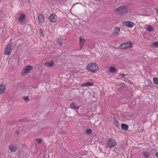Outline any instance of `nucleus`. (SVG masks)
<instances>
[{
	"instance_id": "obj_1",
	"label": "nucleus",
	"mask_w": 158,
	"mask_h": 158,
	"mask_svg": "<svg viewBox=\"0 0 158 158\" xmlns=\"http://www.w3.org/2000/svg\"><path fill=\"white\" fill-rule=\"evenodd\" d=\"M114 11L118 15H123L128 12V10L126 6H121L115 9Z\"/></svg>"
},
{
	"instance_id": "obj_31",
	"label": "nucleus",
	"mask_w": 158,
	"mask_h": 158,
	"mask_svg": "<svg viewBox=\"0 0 158 158\" xmlns=\"http://www.w3.org/2000/svg\"><path fill=\"white\" fill-rule=\"evenodd\" d=\"M62 43H61V42H60V41H59V44L60 46H61L62 44Z\"/></svg>"
},
{
	"instance_id": "obj_32",
	"label": "nucleus",
	"mask_w": 158,
	"mask_h": 158,
	"mask_svg": "<svg viewBox=\"0 0 158 158\" xmlns=\"http://www.w3.org/2000/svg\"><path fill=\"white\" fill-rule=\"evenodd\" d=\"M121 75L123 77H124L125 76V75H124V74H121Z\"/></svg>"
},
{
	"instance_id": "obj_12",
	"label": "nucleus",
	"mask_w": 158,
	"mask_h": 158,
	"mask_svg": "<svg viewBox=\"0 0 158 158\" xmlns=\"http://www.w3.org/2000/svg\"><path fill=\"white\" fill-rule=\"evenodd\" d=\"M79 44L81 48H82L84 45V43L85 41V39L82 36H80L79 38Z\"/></svg>"
},
{
	"instance_id": "obj_16",
	"label": "nucleus",
	"mask_w": 158,
	"mask_h": 158,
	"mask_svg": "<svg viewBox=\"0 0 158 158\" xmlns=\"http://www.w3.org/2000/svg\"><path fill=\"white\" fill-rule=\"evenodd\" d=\"M5 86L4 84H2L0 85V94H2L5 90Z\"/></svg>"
},
{
	"instance_id": "obj_11",
	"label": "nucleus",
	"mask_w": 158,
	"mask_h": 158,
	"mask_svg": "<svg viewBox=\"0 0 158 158\" xmlns=\"http://www.w3.org/2000/svg\"><path fill=\"white\" fill-rule=\"evenodd\" d=\"M70 107L71 109L76 110L80 108V106L76 105V103L73 102L70 104Z\"/></svg>"
},
{
	"instance_id": "obj_23",
	"label": "nucleus",
	"mask_w": 158,
	"mask_h": 158,
	"mask_svg": "<svg viewBox=\"0 0 158 158\" xmlns=\"http://www.w3.org/2000/svg\"><path fill=\"white\" fill-rule=\"evenodd\" d=\"M39 32L40 35L44 37V33L42 29L41 28H40Z\"/></svg>"
},
{
	"instance_id": "obj_33",
	"label": "nucleus",
	"mask_w": 158,
	"mask_h": 158,
	"mask_svg": "<svg viewBox=\"0 0 158 158\" xmlns=\"http://www.w3.org/2000/svg\"><path fill=\"white\" fill-rule=\"evenodd\" d=\"M156 157H158V152L156 154Z\"/></svg>"
},
{
	"instance_id": "obj_14",
	"label": "nucleus",
	"mask_w": 158,
	"mask_h": 158,
	"mask_svg": "<svg viewBox=\"0 0 158 158\" xmlns=\"http://www.w3.org/2000/svg\"><path fill=\"white\" fill-rule=\"evenodd\" d=\"M11 50L10 49V48L8 47V45H7L4 51V54L6 55H9L10 53Z\"/></svg>"
},
{
	"instance_id": "obj_6",
	"label": "nucleus",
	"mask_w": 158,
	"mask_h": 158,
	"mask_svg": "<svg viewBox=\"0 0 158 158\" xmlns=\"http://www.w3.org/2000/svg\"><path fill=\"white\" fill-rule=\"evenodd\" d=\"M38 19L39 21V23L40 24V23H43L44 22V16L42 14H39Z\"/></svg>"
},
{
	"instance_id": "obj_22",
	"label": "nucleus",
	"mask_w": 158,
	"mask_h": 158,
	"mask_svg": "<svg viewBox=\"0 0 158 158\" xmlns=\"http://www.w3.org/2000/svg\"><path fill=\"white\" fill-rule=\"evenodd\" d=\"M113 123V124L114 125H115L117 127H118V128H120V125L118 121H117L116 120H114V121Z\"/></svg>"
},
{
	"instance_id": "obj_30",
	"label": "nucleus",
	"mask_w": 158,
	"mask_h": 158,
	"mask_svg": "<svg viewBox=\"0 0 158 158\" xmlns=\"http://www.w3.org/2000/svg\"><path fill=\"white\" fill-rule=\"evenodd\" d=\"M16 133L18 135H19L20 134V132L19 131H16Z\"/></svg>"
},
{
	"instance_id": "obj_2",
	"label": "nucleus",
	"mask_w": 158,
	"mask_h": 158,
	"mask_svg": "<svg viewBox=\"0 0 158 158\" xmlns=\"http://www.w3.org/2000/svg\"><path fill=\"white\" fill-rule=\"evenodd\" d=\"M98 66L95 63H90L87 65V69L89 71L96 73L98 70Z\"/></svg>"
},
{
	"instance_id": "obj_18",
	"label": "nucleus",
	"mask_w": 158,
	"mask_h": 158,
	"mask_svg": "<svg viewBox=\"0 0 158 158\" xmlns=\"http://www.w3.org/2000/svg\"><path fill=\"white\" fill-rule=\"evenodd\" d=\"M117 70L114 67H111L109 69V72L110 73H116Z\"/></svg>"
},
{
	"instance_id": "obj_3",
	"label": "nucleus",
	"mask_w": 158,
	"mask_h": 158,
	"mask_svg": "<svg viewBox=\"0 0 158 158\" xmlns=\"http://www.w3.org/2000/svg\"><path fill=\"white\" fill-rule=\"evenodd\" d=\"M117 145L116 141L111 138L108 139L107 142L106 143V148H112L115 147Z\"/></svg>"
},
{
	"instance_id": "obj_26",
	"label": "nucleus",
	"mask_w": 158,
	"mask_h": 158,
	"mask_svg": "<svg viewBox=\"0 0 158 158\" xmlns=\"http://www.w3.org/2000/svg\"><path fill=\"white\" fill-rule=\"evenodd\" d=\"M92 132V130L90 129H88L86 131V133L89 134Z\"/></svg>"
},
{
	"instance_id": "obj_35",
	"label": "nucleus",
	"mask_w": 158,
	"mask_h": 158,
	"mask_svg": "<svg viewBox=\"0 0 158 158\" xmlns=\"http://www.w3.org/2000/svg\"><path fill=\"white\" fill-rule=\"evenodd\" d=\"M22 0V1L23 2H25V1H26V0Z\"/></svg>"
},
{
	"instance_id": "obj_37",
	"label": "nucleus",
	"mask_w": 158,
	"mask_h": 158,
	"mask_svg": "<svg viewBox=\"0 0 158 158\" xmlns=\"http://www.w3.org/2000/svg\"><path fill=\"white\" fill-rule=\"evenodd\" d=\"M123 148V147H122V148H121V149H122Z\"/></svg>"
},
{
	"instance_id": "obj_24",
	"label": "nucleus",
	"mask_w": 158,
	"mask_h": 158,
	"mask_svg": "<svg viewBox=\"0 0 158 158\" xmlns=\"http://www.w3.org/2000/svg\"><path fill=\"white\" fill-rule=\"evenodd\" d=\"M152 46L155 48H158V41L152 44Z\"/></svg>"
},
{
	"instance_id": "obj_34",
	"label": "nucleus",
	"mask_w": 158,
	"mask_h": 158,
	"mask_svg": "<svg viewBox=\"0 0 158 158\" xmlns=\"http://www.w3.org/2000/svg\"><path fill=\"white\" fill-rule=\"evenodd\" d=\"M156 11L157 12V14L158 15V9H156Z\"/></svg>"
},
{
	"instance_id": "obj_25",
	"label": "nucleus",
	"mask_w": 158,
	"mask_h": 158,
	"mask_svg": "<svg viewBox=\"0 0 158 158\" xmlns=\"http://www.w3.org/2000/svg\"><path fill=\"white\" fill-rule=\"evenodd\" d=\"M153 82L155 84L158 85V78L154 77L153 79Z\"/></svg>"
},
{
	"instance_id": "obj_13",
	"label": "nucleus",
	"mask_w": 158,
	"mask_h": 158,
	"mask_svg": "<svg viewBox=\"0 0 158 158\" xmlns=\"http://www.w3.org/2000/svg\"><path fill=\"white\" fill-rule=\"evenodd\" d=\"M44 64L48 67H52L54 65V62L53 60H52L49 62Z\"/></svg>"
},
{
	"instance_id": "obj_8",
	"label": "nucleus",
	"mask_w": 158,
	"mask_h": 158,
	"mask_svg": "<svg viewBox=\"0 0 158 158\" xmlns=\"http://www.w3.org/2000/svg\"><path fill=\"white\" fill-rule=\"evenodd\" d=\"M33 66L31 65H27L24 69V73H28L29 72L33 69Z\"/></svg>"
},
{
	"instance_id": "obj_19",
	"label": "nucleus",
	"mask_w": 158,
	"mask_h": 158,
	"mask_svg": "<svg viewBox=\"0 0 158 158\" xmlns=\"http://www.w3.org/2000/svg\"><path fill=\"white\" fill-rule=\"evenodd\" d=\"M143 156L145 157L148 158L150 156V153L148 152H144L143 153Z\"/></svg>"
},
{
	"instance_id": "obj_15",
	"label": "nucleus",
	"mask_w": 158,
	"mask_h": 158,
	"mask_svg": "<svg viewBox=\"0 0 158 158\" xmlns=\"http://www.w3.org/2000/svg\"><path fill=\"white\" fill-rule=\"evenodd\" d=\"M121 127L122 129L123 130L127 131L128 130L129 127L126 124L122 123L121 125Z\"/></svg>"
},
{
	"instance_id": "obj_27",
	"label": "nucleus",
	"mask_w": 158,
	"mask_h": 158,
	"mask_svg": "<svg viewBox=\"0 0 158 158\" xmlns=\"http://www.w3.org/2000/svg\"><path fill=\"white\" fill-rule=\"evenodd\" d=\"M9 48L10 50H11L12 48L14 47L13 44L12 43H10L9 45H8Z\"/></svg>"
},
{
	"instance_id": "obj_21",
	"label": "nucleus",
	"mask_w": 158,
	"mask_h": 158,
	"mask_svg": "<svg viewBox=\"0 0 158 158\" xmlns=\"http://www.w3.org/2000/svg\"><path fill=\"white\" fill-rule=\"evenodd\" d=\"M93 85V83L90 82H85V83H84L83 84V85L84 86H92Z\"/></svg>"
},
{
	"instance_id": "obj_28",
	"label": "nucleus",
	"mask_w": 158,
	"mask_h": 158,
	"mask_svg": "<svg viewBox=\"0 0 158 158\" xmlns=\"http://www.w3.org/2000/svg\"><path fill=\"white\" fill-rule=\"evenodd\" d=\"M23 99L26 102H27L29 101L28 96L23 97Z\"/></svg>"
},
{
	"instance_id": "obj_5",
	"label": "nucleus",
	"mask_w": 158,
	"mask_h": 158,
	"mask_svg": "<svg viewBox=\"0 0 158 158\" xmlns=\"http://www.w3.org/2000/svg\"><path fill=\"white\" fill-rule=\"evenodd\" d=\"M49 19L50 22L56 23L57 21V16L54 14H51L49 16Z\"/></svg>"
},
{
	"instance_id": "obj_20",
	"label": "nucleus",
	"mask_w": 158,
	"mask_h": 158,
	"mask_svg": "<svg viewBox=\"0 0 158 158\" xmlns=\"http://www.w3.org/2000/svg\"><path fill=\"white\" fill-rule=\"evenodd\" d=\"M147 31L149 32L153 31L154 30V28L151 26H147Z\"/></svg>"
},
{
	"instance_id": "obj_9",
	"label": "nucleus",
	"mask_w": 158,
	"mask_h": 158,
	"mask_svg": "<svg viewBox=\"0 0 158 158\" xmlns=\"http://www.w3.org/2000/svg\"><path fill=\"white\" fill-rule=\"evenodd\" d=\"M120 31V29L118 27H117L114 29V30L112 33V35L114 36H118L119 35Z\"/></svg>"
},
{
	"instance_id": "obj_7",
	"label": "nucleus",
	"mask_w": 158,
	"mask_h": 158,
	"mask_svg": "<svg viewBox=\"0 0 158 158\" xmlns=\"http://www.w3.org/2000/svg\"><path fill=\"white\" fill-rule=\"evenodd\" d=\"M26 18V15L24 14H22L20 15L19 17L18 18V20L21 23L23 22Z\"/></svg>"
},
{
	"instance_id": "obj_36",
	"label": "nucleus",
	"mask_w": 158,
	"mask_h": 158,
	"mask_svg": "<svg viewBox=\"0 0 158 158\" xmlns=\"http://www.w3.org/2000/svg\"><path fill=\"white\" fill-rule=\"evenodd\" d=\"M143 131V130H142V129H141V131Z\"/></svg>"
},
{
	"instance_id": "obj_4",
	"label": "nucleus",
	"mask_w": 158,
	"mask_h": 158,
	"mask_svg": "<svg viewBox=\"0 0 158 158\" xmlns=\"http://www.w3.org/2000/svg\"><path fill=\"white\" fill-rule=\"evenodd\" d=\"M133 45L131 42L129 41L127 43H124L121 44L119 47L121 49L131 48H132Z\"/></svg>"
},
{
	"instance_id": "obj_29",
	"label": "nucleus",
	"mask_w": 158,
	"mask_h": 158,
	"mask_svg": "<svg viewBox=\"0 0 158 158\" xmlns=\"http://www.w3.org/2000/svg\"><path fill=\"white\" fill-rule=\"evenodd\" d=\"M35 141H37L38 142V143H40L42 142L43 141V140H41V139H36L35 140Z\"/></svg>"
},
{
	"instance_id": "obj_17",
	"label": "nucleus",
	"mask_w": 158,
	"mask_h": 158,
	"mask_svg": "<svg viewBox=\"0 0 158 158\" xmlns=\"http://www.w3.org/2000/svg\"><path fill=\"white\" fill-rule=\"evenodd\" d=\"M9 148L12 152H15L17 150V148L14 147L13 146H9Z\"/></svg>"
},
{
	"instance_id": "obj_38",
	"label": "nucleus",
	"mask_w": 158,
	"mask_h": 158,
	"mask_svg": "<svg viewBox=\"0 0 158 158\" xmlns=\"http://www.w3.org/2000/svg\"><path fill=\"white\" fill-rule=\"evenodd\" d=\"M123 148V147H122V148H121V149H122Z\"/></svg>"
},
{
	"instance_id": "obj_10",
	"label": "nucleus",
	"mask_w": 158,
	"mask_h": 158,
	"mask_svg": "<svg viewBox=\"0 0 158 158\" xmlns=\"http://www.w3.org/2000/svg\"><path fill=\"white\" fill-rule=\"evenodd\" d=\"M134 23L131 21L125 22L124 23V25L130 28L133 27L134 26Z\"/></svg>"
}]
</instances>
